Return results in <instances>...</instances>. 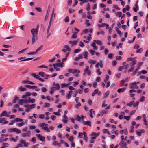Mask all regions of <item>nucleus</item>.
I'll use <instances>...</instances> for the list:
<instances>
[{
  "label": "nucleus",
  "mask_w": 148,
  "mask_h": 148,
  "mask_svg": "<svg viewBox=\"0 0 148 148\" xmlns=\"http://www.w3.org/2000/svg\"><path fill=\"white\" fill-rule=\"evenodd\" d=\"M114 8L118 10H120L121 9L120 8L118 5H114Z\"/></svg>",
  "instance_id": "obj_48"
},
{
  "label": "nucleus",
  "mask_w": 148,
  "mask_h": 148,
  "mask_svg": "<svg viewBox=\"0 0 148 148\" xmlns=\"http://www.w3.org/2000/svg\"><path fill=\"white\" fill-rule=\"evenodd\" d=\"M89 51L92 55H94L96 52V51H95L93 50H89Z\"/></svg>",
  "instance_id": "obj_31"
},
{
  "label": "nucleus",
  "mask_w": 148,
  "mask_h": 148,
  "mask_svg": "<svg viewBox=\"0 0 148 148\" xmlns=\"http://www.w3.org/2000/svg\"><path fill=\"white\" fill-rule=\"evenodd\" d=\"M43 45H41L35 51L36 53H37L38 51L41 50L43 48Z\"/></svg>",
  "instance_id": "obj_24"
},
{
  "label": "nucleus",
  "mask_w": 148,
  "mask_h": 148,
  "mask_svg": "<svg viewBox=\"0 0 148 148\" xmlns=\"http://www.w3.org/2000/svg\"><path fill=\"white\" fill-rule=\"evenodd\" d=\"M78 91L77 90H75L74 91L73 95V97H76L77 95L78 94Z\"/></svg>",
  "instance_id": "obj_41"
},
{
  "label": "nucleus",
  "mask_w": 148,
  "mask_h": 148,
  "mask_svg": "<svg viewBox=\"0 0 148 148\" xmlns=\"http://www.w3.org/2000/svg\"><path fill=\"white\" fill-rule=\"evenodd\" d=\"M57 65L58 67H61L62 68L64 66L63 63V62L59 63L58 64V65Z\"/></svg>",
  "instance_id": "obj_39"
},
{
  "label": "nucleus",
  "mask_w": 148,
  "mask_h": 148,
  "mask_svg": "<svg viewBox=\"0 0 148 148\" xmlns=\"http://www.w3.org/2000/svg\"><path fill=\"white\" fill-rule=\"evenodd\" d=\"M114 55L112 53L108 55V57L110 59H112Z\"/></svg>",
  "instance_id": "obj_44"
},
{
  "label": "nucleus",
  "mask_w": 148,
  "mask_h": 148,
  "mask_svg": "<svg viewBox=\"0 0 148 148\" xmlns=\"http://www.w3.org/2000/svg\"><path fill=\"white\" fill-rule=\"evenodd\" d=\"M83 124L90 127L91 126V122L90 121H87L86 122L84 121L83 122Z\"/></svg>",
  "instance_id": "obj_7"
},
{
  "label": "nucleus",
  "mask_w": 148,
  "mask_h": 148,
  "mask_svg": "<svg viewBox=\"0 0 148 148\" xmlns=\"http://www.w3.org/2000/svg\"><path fill=\"white\" fill-rule=\"evenodd\" d=\"M110 91H108L106 92L104 95V98H106L108 95H109Z\"/></svg>",
  "instance_id": "obj_19"
},
{
  "label": "nucleus",
  "mask_w": 148,
  "mask_h": 148,
  "mask_svg": "<svg viewBox=\"0 0 148 148\" xmlns=\"http://www.w3.org/2000/svg\"><path fill=\"white\" fill-rule=\"evenodd\" d=\"M41 90L42 92H46L47 91V89L45 87H42L41 88Z\"/></svg>",
  "instance_id": "obj_63"
},
{
  "label": "nucleus",
  "mask_w": 148,
  "mask_h": 148,
  "mask_svg": "<svg viewBox=\"0 0 148 148\" xmlns=\"http://www.w3.org/2000/svg\"><path fill=\"white\" fill-rule=\"evenodd\" d=\"M94 42H96L97 44L101 46L102 45V43L101 41L98 40H94Z\"/></svg>",
  "instance_id": "obj_11"
},
{
  "label": "nucleus",
  "mask_w": 148,
  "mask_h": 148,
  "mask_svg": "<svg viewBox=\"0 0 148 148\" xmlns=\"http://www.w3.org/2000/svg\"><path fill=\"white\" fill-rule=\"evenodd\" d=\"M57 65H58L57 63L54 64H53V66L54 68L57 71H59L60 70V69L57 68V67L58 66H57Z\"/></svg>",
  "instance_id": "obj_17"
},
{
  "label": "nucleus",
  "mask_w": 148,
  "mask_h": 148,
  "mask_svg": "<svg viewBox=\"0 0 148 148\" xmlns=\"http://www.w3.org/2000/svg\"><path fill=\"white\" fill-rule=\"evenodd\" d=\"M7 112L6 111H3L1 114L0 117H2L3 116H6L7 114Z\"/></svg>",
  "instance_id": "obj_21"
},
{
  "label": "nucleus",
  "mask_w": 148,
  "mask_h": 148,
  "mask_svg": "<svg viewBox=\"0 0 148 148\" xmlns=\"http://www.w3.org/2000/svg\"><path fill=\"white\" fill-rule=\"evenodd\" d=\"M42 130L46 131L47 132H50V130L47 127H43L42 128Z\"/></svg>",
  "instance_id": "obj_33"
},
{
  "label": "nucleus",
  "mask_w": 148,
  "mask_h": 148,
  "mask_svg": "<svg viewBox=\"0 0 148 148\" xmlns=\"http://www.w3.org/2000/svg\"><path fill=\"white\" fill-rule=\"evenodd\" d=\"M25 102V100L21 99L19 100V103L20 105H22Z\"/></svg>",
  "instance_id": "obj_16"
},
{
  "label": "nucleus",
  "mask_w": 148,
  "mask_h": 148,
  "mask_svg": "<svg viewBox=\"0 0 148 148\" xmlns=\"http://www.w3.org/2000/svg\"><path fill=\"white\" fill-rule=\"evenodd\" d=\"M39 146V144H36L35 145L32 146L31 147L32 148H38Z\"/></svg>",
  "instance_id": "obj_64"
},
{
  "label": "nucleus",
  "mask_w": 148,
  "mask_h": 148,
  "mask_svg": "<svg viewBox=\"0 0 148 148\" xmlns=\"http://www.w3.org/2000/svg\"><path fill=\"white\" fill-rule=\"evenodd\" d=\"M135 104V102L134 101H132L130 102V103H128L127 104V105L129 107H131L132 105H133Z\"/></svg>",
  "instance_id": "obj_13"
},
{
  "label": "nucleus",
  "mask_w": 148,
  "mask_h": 148,
  "mask_svg": "<svg viewBox=\"0 0 148 148\" xmlns=\"http://www.w3.org/2000/svg\"><path fill=\"white\" fill-rule=\"evenodd\" d=\"M39 27V25H38L36 28H33L31 30V33L32 35H36L38 36Z\"/></svg>",
  "instance_id": "obj_1"
},
{
  "label": "nucleus",
  "mask_w": 148,
  "mask_h": 148,
  "mask_svg": "<svg viewBox=\"0 0 148 148\" xmlns=\"http://www.w3.org/2000/svg\"><path fill=\"white\" fill-rule=\"evenodd\" d=\"M27 48H25V49H24L19 51L18 52V54H21V53H22L23 52H24L26 50H27Z\"/></svg>",
  "instance_id": "obj_37"
},
{
  "label": "nucleus",
  "mask_w": 148,
  "mask_h": 148,
  "mask_svg": "<svg viewBox=\"0 0 148 148\" xmlns=\"http://www.w3.org/2000/svg\"><path fill=\"white\" fill-rule=\"evenodd\" d=\"M103 132L104 133H107L108 134L110 135L111 134L110 132V131L108 130L107 129H104L103 130Z\"/></svg>",
  "instance_id": "obj_28"
},
{
  "label": "nucleus",
  "mask_w": 148,
  "mask_h": 148,
  "mask_svg": "<svg viewBox=\"0 0 148 148\" xmlns=\"http://www.w3.org/2000/svg\"><path fill=\"white\" fill-rule=\"evenodd\" d=\"M6 118H0V123H2L4 121H6Z\"/></svg>",
  "instance_id": "obj_46"
},
{
  "label": "nucleus",
  "mask_w": 148,
  "mask_h": 148,
  "mask_svg": "<svg viewBox=\"0 0 148 148\" xmlns=\"http://www.w3.org/2000/svg\"><path fill=\"white\" fill-rule=\"evenodd\" d=\"M36 136L41 141H45V137L44 136H42L41 134H37L36 135Z\"/></svg>",
  "instance_id": "obj_3"
},
{
  "label": "nucleus",
  "mask_w": 148,
  "mask_h": 148,
  "mask_svg": "<svg viewBox=\"0 0 148 148\" xmlns=\"http://www.w3.org/2000/svg\"><path fill=\"white\" fill-rule=\"evenodd\" d=\"M81 106V103H79V102H78V103L77 104V105H75V107L77 108H79V107Z\"/></svg>",
  "instance_id": "obj_62"
},
{
  "label": "nucleus",
  "mask_w": 148,
  "mask_h": 148,
  "mask_svg": "<svg viewBox=\"0 0 148 148\" xmlns=\"http://www.w3.org/2000/svg\"><path fill=\"white\" fill-rule=\"evenodd\" d=\"M32 141L33 143H35L36 142V138L35 137H33L32 138V140H31Z\"/></svg>",
  "instance_id": "obj_58"
},
{
  "label": "nucleus",
  "mask_w": 148,
  "mask_h": 148,
  "mask_svg": "<svg viewBox=\"0 0 148 148\" xmlns=\"http://www.w3.org/2000/svg\"><path fill=\"white\" fill-rule=\"evenodd\" d=\"M25 87L29 89H35L37 88V86H31L29 85H26Z\"/></svg>",
  "instance_id": "obj_9"
},
{
  "label": "nucleus",
  "mask_w": 148,
  "mask_h": 148,
  "mask_svg": "<svg viewBox=\"0 0 148 148\" xmlns=\"http://www.w3.org/2000/svg\"><path fill=\"white\" fill-rule=\"evenodd\" d=\"M126 89L125 87H123L122 88H119L117 90V92L119 93H121L124 92Z\"/></svg>",
  "instance_id": "obj_8"
},
{
  "label": "nucleus",
  "mask_w": 148,
  "mask_h": 148,
  "mask_svg": "<svg viewBox=\"0 0 148 148\" xmlns=\"http://www.w3.org/2000/svg\"><path fill=\"white\" fill-rule=\"evenodd\" d=\"M68 71L70 73L74 74L76 73L78 74L80 73V71L79 70H77L76 69H69Z\"/></svg>",
  "instance_id": "obj_2"
},
{
  "label": "nucleus",
  "mask_w": 148,
  "mask_h": 148,
  "mask_svg": "<svg viewBox=\"0 0 148 148\" xmlns=\"http://www.w3.org/2000/svg\"><path fill=\"white\" fill-rule=\"evenodd\" d=\"M69 21V16H66L64 19L65 22H67Z\"/></svg>",
  "instance_id": "obj_54"
},
{
  "label": "nucleus",
  "mask_w": 148,
  "mask_h": 148,
  "mask_svg": "<svg viewBox=\"0 0 148 148\" xmlns=\"http://www.w3.org/2000/svg\"><path fill=\"white\" fill-rule=\"evenodd\" d=\"M122 14V13L121 12H119L116 13V15L118 17H120Z\"/></svg>",
  "instance_id": "obj_25"
},
{
  "label": "nucleus",
  "mask_w": 148,
  "mask_h": 148,
  "mask_svg": "<svg viewBox=\"0 0 148 148\" xmlns=\"http://www.w3.org/2000/svg\"><path fill=\"white\" fill-rule=\"evenodd\" d=\"M135 66H131V67L130 69L128 71V72H132L133 71V70Z\"/></svg>",
  "instance_id": "obj_35"
},
{
  "label": "nucleus",
  "mask_w": 148,
  "mask_h": 148,
  "mask_svg": "<svg viewBox=\"0 0 148 148\" xmlns=\"http://www.w3.org/2000/svg\"><path fill=\"white\" fill-rule=\"evenodd\" d=\"M38 74L42 77H44L45 76V74L44 72H40Z\"/></svg>",
  "instance_id": "obj_29"
},
{
  "label": "nucleus",
  "mask_w": 148,
  "mask_h": 148,
  "mask_svg": "<svg viewBox=\"0 0 148 148\" xmlns=\"http://www.w3.org/2000/svg\"><path fill=\"white\" fill-rule=\"evenodd\" d=\"M19 99V98L17 96H15L13 101V102L14 103H16V102Z\"/></svg>",
  "instance_id": "obj_15"
},
{
  "label": "nucleus",
  "mask_w": 148,
  "mask_h": 148,
  "mask_svg": "<svg viewBox=\"0 0 148 148\" xmlns=\"http://www.w3.org/2000/svg\"><path fill=\"white\" fill-rule=\"evenodd\" d=\"M89 20H86V23L87 26H89L91 24L90 23H89Z\"/></svg>",
  "instance_id": "obj_47"
},
{
  "label": "nucleus",
  "mask_w": 148,
  "mask_h": 148,
  "mask_svg": "<svg viewBox=\"0 0 148 148\" xmlns=\"http://www.w3.org/2000/svg\"><path fill=\"white\" fill-rule=\"evenodd\" d=\"M143 50V49L142 48H140L138 49L136 51L137 53H140L142 52Z\"/></svg>",
  "instance_id": "obj_57"
},
{
  "label": "nucleus",
  "mask_w": 148,
  "mask_h": 148,
  "mask_svg": "<svg viewBox=\"0 0 148 148\" xmlns=\"http://www.w3.org/2000/svg\"><path fill=\"white\" fill-rule=\"evenodd\" d=\"M88 53L87 51H85L84 52V58L85 59H87L88 57Z\"/></svg>",
  "instance_id": "obj_26"
},
{
  "label": "nucleus",
  "mask_w": 148,
  "mask_h": 148,
  "mask_svg": "<svg viewBox=\"0 0 148 148\" xmlns=\"http://www.w3.org/2000/svg\"><path fill=\"white\" fill-rule=\"evenodd\" d=\"M36 53V51H35L33 52L29 53H27V54L29 55H34Z\"/></svg>",
  "instance_id": "obj_59"
},
{
  "label": "nucleus",
  "mask_w": 148,
  "mask_h": 148,
  "mask_svg": "<svg viewBox=\"0 0 148 148\" xmlns=\"http://www.w3.org/2000/svg\"><path fill=\"white\" fill-rule=\"evenodd\" d=\"M38 39V36L36 35H32V43L34 44Z\"/></svg>",
  "instance_id": "obj_5"
},
{
  "label": "nucleus",
  "mask_w": 148,
  "mask_h": 148,
  "mask_svg": "<svg viewBox=\"0 0 148 148\" xmlns=\"http://www.w3.org/2000/svg\"><path fill=\"white\" fill-rule=\"evenodd\" d=\"M122 58L121 56H117L116 57V60H121L122 59Z\"/></svg>",
  "instance_id": "obj_51"
},
{
  "label": "nucleus",
  "mask_w": 148,
  "mask_h": 148,
  "mask_svg": "<svg viewBox=\"0 0 148 148\" xmlns=\"http://www.w3.org/2000/svg\"><path fill=\"white\" fill-rule=\"evenodd\" d=\"M35 101V100L33 99L29 98L28 100L25 99V102L26 103H34Z\"/></svg>",
  "instance_id": "obj_4"
},
{
  "label": "nucleus",
  "mask_w": 148,
  "mask_h": 148,
  "mask_svg": "<svg viewBox=\"0 0 148 148\" xmlns=\"http://www.w3.org/2000/svg\"><path fill=\"white\" fill-rule=\"evenodd\" d=\"M97 61L94 60L90 59L88 61V63L90 64H95L96 63Z\"/></svg>",
  "instance_id": "obj_12"
},
{
  "label": "nucleus",
  "mask_w": 148,
  "mask_h": 148,
  "mask_svg": "<svg viewBox=\"0 0 148 148\" xmlns=\"http://www.w3.org/2000/svg\"><path fill=\"white\" fill-rule=\"evenodd\" d=\"M16 128H11L8 130V131L10 132H13L16 131Z\"/></svg>",
  "instance_id": "obj_22"
},
{
  "label": "nucleus",
  "mask_w": 148,
  "mask_h": 148,
  "mask_svg": "<svg viewBox=\"0 0 148 148\" xmlns=\"http://www.w3.org/2000/svg\"><path fill=\"white\" fill-rule=\"evenodd\" d=\"M116 30L117 31V33L119 34H121V32L119 30V29L118 28L116 27Z\"/></svg>",
  "instance_id": "obj_61"
},
{
  "label": "nucleus",
  "mask_w": 148,
  "mask_h": 148,
  "mask_svg": "<svg viewBox=\"0 0 148 148\" xmlns=\"http://www.w3.org/2000/svg\"><path fill=\"white\" fill-rule=\"evenodd\" d=\"M33 58H26V59H25L23 60H21L20 62H24V61H29V60H32Z\"/></svg>",
  "instance_id": "obj_23"
},
{
  "label": "nucleus",
  "mask_w": 148,
  "mask_h": 148,
  "mask_svg": "<svg viewBox=\"0 0 148 148\" xmlns=\"http://www.w3.org/2000/svg\"><path fill=\"white\" fill-rule=\"evenodd\" d=\"M93 109H91L89 111L90 112V116L92 118L93 117V116L92 115V111H93Z\"/></svg>",
  "instance_id": "obj_40"
},
{
  "label": "nucleus",
  "mask_w": 148,
  "mask_h": 148,
  "mask_svg": "<svg viewBox=\"0 0 148 148\" xmlns=\"http://www.w3.org/2000/svg\"><path fill=\"white\" fill-rule=\"evenodd\" d=\"M14 120L15 122H22L23 121V119H22L20 118H16Z\"/></svg>",
  "instance_id": "obj_20"
},
{
  "label": "nucleus",
  "mask_w": 148,
  "mask_h": 148,
  "mask_svg": "<svg viewBox=\"0 0 148 148\" xmlns=\"http://www.w3.org/2000/svg\"><path fill=\"white\" fill-rule=\"evenodd\" d=\"M108 112V111L103 110L101 112V116H102L104 114H106Z\"/></svg>",
  "instance_id": "obj_30"
},
{
  "label": "nucleus",
  "mask_w": 148,
  "mask_h": 148,
  "mask_svg": "<svg viewBox=\"0 0 148 148\" xmlns=\"http://www.w3.org/2000/svg\"><path fill=\"white\" fill-rule=\"evenodd\" d=\"M19 89L20 91H26L27 90V89L24 87H20L19 88Z\"/></svg>",
  "instance_id": "obj_18"
},
{
  "label": "nucleus",
  "mask_w": 148,
  "mask_h": 148,
  "mask_svg": "<svg viewBox=\"0 0 148 148\" xmlns=\"http://www.w3.org/2000/svg\"><path fill=\"white\" fill-rule=\"evenodd\" d=\"M86 9L88 11H89L90 9V7L89 3H88L87 4V7Z\"/></svg>",
  "instance_id": "obj_43"
},
{
  "label": "nucleus",
  "mask_w": 148,
  "mask_h": 148,
  "mask_svg": "<svg viewBox=\"0 0 148 148\" xmlns=\"http://www.w3.org/2000/svg\"><path fill=\"white\" fill-rule=\"evenodd\" d=\"M55 86L57 90H58L59 89L60 86L59 84L58 83L56 84H55Z\"/></svg>",
  "instance_id": "obj_55"
},
{
  "label": "nucleus",
  "mask_w": 148,
  "mask_h": 148,
  "mask_svg": "<svg viewBox=\"0 0 148 148\" xmlns=\"http://www.w3.org/2000/svg\"><path fill=\"white\" fill-rule=\"evenodd\" d=\"M15 122L14 120L11 121V122L9 123V125H11L13 124Z\"/></svg>",
  "instance_id": "obj_60"
},
{
  "label": "nucleus",
  "mask_w": 148,
  "mask_h": 148,
  "mask_svg": "<svg viewBox=\"0 0 148 148\" xmlns=\"http://www.w3.org/2000/svg\"><path fill=\"white\" fill-rule=\"evenodd\" d=\"M31 75L37 79H38L39 77V76L38 75H36L35 73H33L31 74Z\"/></svg>",
  "instance_id": "obj_14"
},
{
  "label": "nucleus",
  "mask_w": 148,
  "mask_h": 148,
  "mask_svg": "<svg viewBox=\"0 0 148 148\" xmlns=\"http://www.w3.org/2000/svg\"><path fill=\"white\" fill-rule=\"evenodd\" d=\"M68 84H67L64 83L62 84L61 87L62 88H64L65 87L67 86Z\"/></svg>",
  "instance_id": "obj_53"
},
{
  "label": "nucleus",
  "mask_w": 148,
  "mask_h": 148,
  "mask_svg": "<svg viewBox=\"0 0 148 148\" xmlns=\"http://www.w3.org/2000/svg\"><path fill=\"white\" fill-rule=\"evenodd\" d=\"M77 42V41H69V43L70 44H71L72 45V46H73L75 45H76Z\"/></svg>",
  "instance_id": "obj_10"
},
{
  "label": "nucleus",
  "mask_w": 148,
  "mask_h": 148,
  "mask_svg": "<svg viewBox=\"0 0 148 148\" xmlns=\"http://www.w3.org/2000/svg\"><path fill=\"white\" fill-rule=\"evenodd\" d=\"M137 61L136 60H134L133 61L130 63L131 66H134V65L136 64Z\"/></svg>",
  "instance_id": "obj_34"
},
{
  "label": "nucleus",
  "mask_w": 148,
  "mask_h": 148,
  "mask_svg": "<svg viewBox=\"0 0 148 148\" xmlns=\"http://www.w3.org/2000/svg\"><path fill=\"white\" fill-rule=\"evenodd\" d=\"M36 106V105L35 104H33L32 105H30L29 108L31 109L34 108Z\"/></svg>",
  "instance_id": "obj_38"
},
{
  "label": "nucleus",
  "mask_w": 148,
  "mask_h": 148,
  "mask_svg": "<svg viewBox=\"0 0 148 148\" xmlns=\"http://www.w3.org/2000/svg\"><path fill=\"white\" fill-rule=\"evenodd\" d=\"M25 124V123L24 122H22L20 123H17L16 125L19 127H21L23 125H24Z\"/></svg>",
  "instance_id": "obj_27"
},
{
  "label": "nucleus",
  "mask_w": 148,
  "mask_h": 148,
  "mask_svg": "<svg viewBox=\"0 0 148 148\" xmlns=\"http://www.w3.org/2000/svg\"><path fill=\"white\" fill-rule=\"evenodd\" d=\"M77 118L76 119V120H77V121H81V118L78 115H77Z\"/></svg>",
  "instance_id": "obj_52"
},
{
  "label": "nucleus",
  "mask_w": 148,
  "mask_h": 148,
  "mask_svg": "<svg viewBox=\"0 0 148 148\" xmlns=\"http://www.w3.org/2000/svg\"><path fill=\"white\" fill-rule=\"evenodd\" d=\"M51 26V24L50 23V22H49V25H48L47 29V34H48L49 32Z\"/></svg>",
  "instance_id": "obj_36"
},
{
  "label": "nucleus",
  "mask_w": 148,
  "mask_h": 148,
  "mask_svg": "<svg viewBox=\"0 0 148 148\" xmlns=\"http://www.w3.org/2000/svg\"><path fill=\"white\" fill-rule=\"evenodd\" d=\"M64 48H65V49H68V51H71V49L69 48V46L66 45L64 46Z\"/></svg>",
  "instance_id": "obj_49"
},
{
  "label": "nucleus",
  "mask_w": 148,
  "mask_h": 148,
  "mask_svg": "<svg viewBox=\"0 0 148 148\" xmlns=\"http://www.w3.org/2000/svg\"><path fill=\"white\" fill-rule=\"evenodd\" d=\"M127 146V144L126 143H125L121 145V148H124Z\"/></svg>",
  "instance_id": "obj_50"
},
{
  "label": "nucleus",
  "mask_w": 148,
  "mask_h": 148,
  "mask_svg": "<svg viewBox=\"0 0 148 148\" xmlns=\"http://www.w3.org/2000/svg\"><path fill=\"white\" fill-rule=\"evenodd\" d=\"M145 97L144 96H142L140 99V101L141 102H143L145 101Z\"/></svg>",
  "instance_id": "obj_45"
},
{
  "label": "nucleus",
  "mask_w": 148,
  "mask_h": 148,
  "mask_svg": "<svg viewBox=\"0 0 148 148\" xmlns=\"http://www.w3.org/2000/svg\"><path fill=\"white\" fill-rule=\"evenodd\" d=\"M136 133L139 136H140L141 135V130H138L136 131Z\"/></svg>",
  "instance_id": "obj_32"
},
{
  "label": "nucleus",
  "mask_w": 148,
  "mask_h": 148,
  "mask_svg": "<svg viewBox=\"0 0 148 148\" xmlns=\"http://www.w3.org/2000/svg\"><path fill=\"white\" fill-rule=\"evenodd\" d=\"M131 117L130 116H125L124 117V118L126 119L127 121L129 120L130 119Z\"/></svg>",
  "instance_id": "obj_42"
},
{
  "label": "nucleus",
  "mask_w": 148,
  "mask_h": 148,
  "mask_svg": "<svg viewBox=\"0 0 148 148\" xmlns=\"http://www.w3.org/2000/svg\"><path fill=\"white\" fill-rule=\"evenodd\" d=\"M81 49H76L74 50V52L75 53H78L81 51Z\"/></svg>",
  "instance_id": "obj_56"
},
{
  "label": "nucleus",
  "mask_w": 148,
  "mask_h": 148,
  "mask_svg": "<svg viewBox=\"0 0 148 148\" xmlns=\"http://www.w3.org/2000/svg\"><path fill=\"white\" fill-rule=\"evenodd\" d=\"M137 83L136 82H134V83H132L131 84V85L132 86L130 87L131 88H133L134 89H135L136 88V86H137Z\"/></svg>",
  "instance_id": "obj_6"
}]
</instances>
